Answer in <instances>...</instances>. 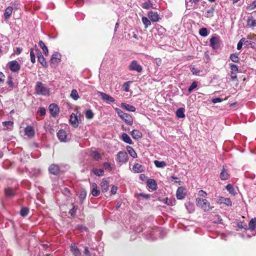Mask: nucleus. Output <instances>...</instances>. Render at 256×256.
I'll use <instances>...</instances> for the list:
<instances>
[{"instance_id":"obj_1","label":"nucleus","mask_w":256,"mask_h":256,"mask_svg":"<svg viewBox=\"0 0 256 256\" xmlns=\"http://www.w3.org/2000/svg\"><path fill=\"white\" fill-rule=\"evenodd\" d=\"M36 93L40 96H48L50 88L46 86L42 82H37L34 88Z\"/></svg>"},{"instance_id":"obj_2","label":"nucleus","mask_w":256,"mask_h":256,"mask_svg":"<svg viewBox=\"0 0 256 256\" xmlns=\"http://www.w3.org/2000/svg\"><path fill=\"white\" fill-rule=\"evenodd\" d=\"M115 110L120 118L122 119L126 124L129 126H132V124L134 120L130 114L124 113L122 110L118 108H116Z\"/></svg>"},{"instance_id":"obj_3","label":"nucleus","mask_w":256,"mask_h":256,"mask_svg":"<svg viewBox=\"0 0 256 256\" xmlns=\"http://www.w3.org/2000/svg\"><path fill=\"white\" fill-rule=\"evenodd\" d=\"M196 205L202 208L204 211H210L212 210L213 207L210 206L208 201L205 199L200 198L196 199Z\"/></svg>"},{"instance_id":"obj_4","label":"nucleus","mask_w":256,"mask_h":256,"mask_svg":"<svg viewBox=\"0 0 256 256\" xmlns=\"http://www.w3.org/2000/svg\"><path fill=\"white\" fill-rule=\"evenodd\" d=\"M62 56L58 52H55L52 54L50 62V65L52 67H55L60 62Z\"/></svg>"},{"instance_id":"obj_5","label":"nucleus","mask_w":256,"mask_h":256,"mask_svg":"<svg viewBox=\"0 0 256 256\" xmlns=\"http://www.w3.org/2000/svg\"><path fill=\"white\" fill-rule=\"evenodd\" d=\"M210 46L213 50H217L220 45V39L219 36H213L210 40Z\"/></svg>"},{"instance_id":"obj_6","label":"nucleus","mask_w":256,"mask_h":256,"mask_svg":"<svg viewBox=\"0 0 256 256\" xmlns=\"http://www.w3.org/2000/svg\"><path fill=\"white\" fill-rule=\"evenodd\" d=\"M128 70L131 71H136L138 72H141L142 70V68L138 64L136 60H133L128 66Z\"/></svg>"},{"instance_id":"obj_7","label":"nucleus","mask_w":256,"mask_h":256,"mask_svg":"<svg viewBox=\"0 0 256 256\" xmlns=\"http://www.w3.org/2000/svg\"><path fill=\"white\" fill-rule=\"evenodd\" d=\"M161 232V228L155 227L153 228L149 229L146 231L148 234L150 236V238L152 240L156 239L158 234Z\"/></svg>"},{"instance_id":"obj_8","label":"nucleus","mask_w":256,"mask_h":256,"mask_svg":"<svg viewBox=\"0 0 256 256\" xmlns=\"http://www.w3.org/2000/svg\"><path fill=\"white\" fill-rule=\"evenodd\" d=\"M247 26L248 27L256 26V12H253L248 17Z\"/></svg>"},{"instance_id":"obj_9","label":"nucleus","mask_w":256,"mask_h":256,"mask_svg":"<svg viewBox=\"0 0 256 256\" xmlns=\"http://www.w3.org/2000/svg\"><path fill=\"white\" fill-rule=\"evenodd\" d=\"M8 66L10 70L14 72H18L20 68V64L16 60L8 62Z\"/></svg>"},{"instance_id":"obj_10","label":"nucleus","mask_w":256,"mask_h":256,"mask_svg":"<svg viewBox=\"0 0 256 256\" xmlns=\"http://www.w3.org/2000/svg\"><path fill=\"white\" fill-rule=\"evenodd\" d=\"M48 110L50 114L54 118H56L59 113L60 109L58 106L55 104H52L48 106Z\"/></svg>"},{"instance_id":"obj_11","label":"nucleus","mask_w":256,"mask_h":256,"mask_svg":"<svg viewBox=\"0 0 256 256\" xmlns=\"http://www.w3.org/2000/svg\"><path fill=\"white\" fill-rule=\"evenodd\" d=\"M128 154L126 152L120 151L116 155L117 160L120 162L126 163L128 160Z\"/></svg>"},{"instance_id":"obj_12","label":"nucleus","mask_w":256,"mask_h":256,"mask_svg":"<svg viewBox=\"0 0 256 256\" xmlns=\"http://www.w3.org/2000/svg\"><path fill=\"white\" fill-rule=\"evenodd\" d=\"M0 44L2 48L4 47L6 50H8L10 45V42L7 36L4 35L0 36Z\"/></svg>"},{"instance_id":"obj_13","label":"nucleus","mask_w":256,"mask_h":256,"mask_svg":"<svg viewBox=\"0 0 256 256\" xmlns=\"http://www.w3.org/2000/svg\"><path fill=\"white\" fill-rule=\"evenodd\" d=\"M98 93L101 96L102 99L104 100L108 104L114 102L115 100L114 98L104 92H99Z\"/></svg>"},{"instance_id":"obj_14","label":"nucleus","mask_w":256,"mask_h":256,"mask_svg":"<svg viewBox=\"0 0 256 256\" xmlns=\"http://www.w3.org/2000/svg\"><path fill=\"white\" fill-rule=\"evenodd\" d=\"M186 188L184 187H178L176 190V196L178 200H182L186 196Z\"/></svg>"},{"instance_id":"obj_15","label":"nucleus","mask_w":256,"mask_h":256,"mask_svg":"<svg viewBox=\"0 0 256 256\" xmlns=\"http://www.w3.org/2000/svg\"><path fill=\"white\" fill-rule=\"evenodd\" d=\"M66 132L64 130H60L57 132V136L61 142H66L67 141Z\"/></svg>"},{"instance_id":"obj_16","label":"nucleus","mask_w":256,"mask_h":256,"mask_svg":"<svg viewBox=\"0 0 256 256\" xmlns=\"http://www.w3.org/2000/svg\"><path fill=\"white\" fill-rule=\"evenodd\" d=\"M48 171L51 174L56 176L59 174L60 168L57 164H52L49 166Z\"/></svg>"},{"instance_id":"obj_17","label":"nucleus","mask_w":256,"mask_h":256,"mask_svg":"<svg viewBox=\"0 0 256 256\" xmlns=\"http://www.w3.org/2000/svg\"><path fill=\"white\" fill-rule=\"evenodd\" d=\"M24 133L26 136L30 138L34 136L35 132L34 128L30 126H28L24 128Z\"/></svg>"},{"instance_id":"obj_18","label":"nucleus","mask_w":256,"mask_h":256,"mask_svg":"<svg viewBox=\"0 0 256 256\" xmlns=\"http://www.w3.org/2000/svg\"><path fill=\"white\" fill-rule=\"evenodd\" d=\"M149 18L154 22H157L159 20L160 17L157 12L150 11L148 13Z\"/></svg>"},{"instance_id":"obj_19","label":"nucleus","mask_w":256,"mask_h":256,"mask_svg":"<svg viewBox=\"0 0 256 256\" xmlns=\"http://www.w3.org/2000/svg\"><path fill=\"white\" fill-rule=\"evenodd\" d=\"M70 122L72 126L76 128L78 126V116L72 113L70 116Z\"/></svg>"},{"instance_id":"obj_20","label":"nucleus","mask_w":256,"mask_h":256,"mask_svg":"<svg viewBox=\"0 0 256 256\" xmlns=\"http://www.w3.org/2000/svg\"><path fill=\"white\" fill-rule=\"evenodd\" d=\"M70 250L74 256H80L81 252L75 243L71 244Z\"/></svg>"},{"instance_id":"obj_21","label":"nucleus","mask_w":256,"mask_h":256,"mask_svg":"<svg viewBox=\"0 0 256 256\" xmlns=\"http://www.w3.org/2000/svg\"><path fill=\"white\" fill-rule=\"evenodd\" d=\"M132 170L134 173H140L144 171V168L142 164L136 163L133 166Z\"/></svg>"},{"instance_id":"obj_22","label":"nucleus","mask_w":256,"mask_h":256,"mask_svg":"<svg viewBox=\"0 0 256 256\" xmlns=\"http://www.w3.org/2000/svg\"><path fill=\"white\" fill-rule=\"evenodd\" d=\"M130 134L132 135L133 138L138 140L142 138V133L138 130H134L130 132Z\"/></svg>"},{"instance_id":"obj_23","label":"nucleus","mask_w":256,"mask_h":256,"mask_svg":"<svg viewBox=\"0 0 256 256\" xmlns=\"http://www.w3.org/2000/svg\"><path fill=\"white\" fill-rule=\"evenodd\" d=\"M229 178L230 174L228 171L224 168V166H223L220 174V180H228Z\"/></svg>"},{"instance_id":"obj_24","label":"nucleus","mask_w":256,"mask_h":256,"mask_svg":"<svg viewBox=\"0 0 256 256\" xmlns=\"http://www.w3.org/2000/svg\"><path fill=\"white\" fill-rule=\"evenodd\" d=\"M220 204H224L228 206H231L232 202L230 198L220 196L218 201Z\"/></svg>"},{"instance_id":"obj_25","label":"nucleus","mask_w":256,"mask_h":256,"mask_svg":"<svg viewBox=\"0 0 256 256\" xmlns=\"http://www.w3.org/2000/svg\"><path fill=\"white\" fill-rule=\"evenodd\" d=\"M38 60V62L44 68L48 67L47 62L40 52H38L37 54Z\"/></svg>"},{"instance_id":"obj_26","label":"nucleus","mask_w":256,"mask_h":256,"mask_svg":"<svg viewBox=\"0 0 256 256\" xmlns=\"http://www.w3.org/2000/svg\"><path fill=\"white\" fill-rule=\"evenodd\" d=\"M154 4H153V2L151 0H146L142 4L141 6L143 8L148 10L150 8H154L155 7H154Z\"/></svg>"},{"instance_id":"obj_27","label":"nucleus","mask_w":256,"mask_h":256,"mask_svg":"<svg viewBox=\"0 0 256 256\" xmlns=\"http://www.w3.org/2000/svg\"><path fill=\"white\" fill-rule=\"evenodd\" d=\"M120 106L122 108H124L128 112H134L136 111L135 107L129 104L122 102L120 104Z\"/></svg>"},{"instance_id":"obj_28","label":"nucleus","mask_w":256,"mask_h":256,"mask_svg":"<svg viewBox=\"0 0 256 256\" xmlns=\"http://www.w3.org/2000/svg\"><path fill=\"white\" fill-rule=\"evenodd\" d=\"M147 184L148 188L152 190H156L157 188V184L154 179H149L148 180Z\"/></svg>"},{"instance_id":"obj_29","label":"nucleus","mask_w":256,"mask_h":256,"mask_svg":"<svg viewBox=\"0 0 256 256\" xmlns=\"http://www.w3.org/2000/svg\"><path fill=\"white\" fill-rule=\"evenodd\" d=\"M122 140L126 144H132L133 142L130 136L126 133H123L121 136Z\"/></svg>"},{"instance_id":"obj_30","label":"nucleus","mask_w":256,"mask_h":256,"mask_svg":"<svg viewBox=\"0 0 256 256\" xmlns=\"http://www.w3.org/2000/svg\"><path fill=\"white\" fill-rule=\"evenodd\" d=\"M92 194L94 196H98L100 194V191L98 190L97 184L96 183L92 184Z\"/></svg>"},{"instance_id":"obj_31","label":"nucleus","mask_w":256,"mask_h":256,"mask_svg":"<svg viewBox=\"0 0 256 256\" xmlns=\"http://www.w3.org/2000/svg\"><path fill=\"white\" fill-rule=\"evenodd\" d=\"M184 112L185 109L183 108H178L176 112V116L179 118H185Z\"/></svg>"},{"instance_id":"obj_32","label":"nucleus","mask_w":256,"mask_h":256,"mask_svg":"<svg viewBox=\"0 0 256 256\" xmlns=\"http://www.w3.org/2000/svg\"><path fill=\"white\" fill-rule=\"evenodd\" d=\"M102 192H106L108 190V182L106 180H103L100 183Z\"/></svg>"},{"instance_id":"obj_33","label":"nucleus","mask_w":256,"mask_h":256,"mask_svg":"<svg viewBox=\"0 0 256 256\" xmlns=\"http://www.w3.org/2000/svg\"><path fill=\"white\" fill-rule=\"evenodd\" d=\"M12 10L13 8L12 6H8L6 8L4 12V16L5 19H8L10 18V16L12 15Z\"/></svg>"},{"instance_id":"obj_34","label":"nucleus","mask_w":256,"mask_h":256,"mask_svg":"<svg viewBox=\"0 0 256 256\" xmlns=\"http://www.w3.org/2000/svg\"><path fill=\"white\" fill-rule=\"evenodd\" d=\"M4 192L7 197L11 198L15 195L14 190L10 188H5Z\"/></svg>"},{"instance_id":"obj_35","label":"nucleus","mask_w":256,"mask_h":256,"mask_svg":"<svg viewBox=\"0 0 256 256\" xmlns=\"http://www.w3.org/2000/svg\"><path fill=\"white\" fill-rule=\"evenodd\" d=\"M92 172L96 176H101L104 175V170L102 168H93Z\"/></svg>"},{"instance_id":"obj_36","label":"nucleus","mask_w":256,"mask_h":256,"mask_svg":"<svg viewBox=\"0 0 256 256\" xmlns=\"http://www.w3.org/2000/svg\"><path fill=\"white\" fill-rule=\"evenodd\" d=\"M214 8L212 6L210 9L208 10L204 14V16L207 18H210L214 16Z\"/></svg>"},{"instance_id":"obj_37","label":"nucleus","mask_w":256,"mask_h":256,"mask_svg":"<svg viewBox=\"0 0 256 256\" xmlns=\"http://www.w3.org/2000/svg\"><path fill=\"white\" fill-rule=\"evenodd\" d=\"M185 206L189 213H192L194 212V206L192 202H188L185 204Z\"/></svg>"},{"instance_id":"obj_38","label":"nucleus","mask_w":256,"mask_h":256,"mask_svg":"<svg viewBox=\"0 0 256 256\" xmlns=\"http://www.w3.org/2000/svg\"><path fill=\"white\" fill-rule=\"evenodd\" d=\"M256 226V218H252L249 222L248 228L251 231H254L255 230Z\"/></svg>"},{"instance_id":"obj_39","label":"nucleus","mask_w":256,"mask_h":256,"mask_svg":"<svg viewBox=\"0 0 256 256\" xmlns=\"http://www.w3.org/2000/svg\"><path fill=\"white\" fill-rule=\"evenodd\" d=\"M226 189L230 194L234 196L236 194V192L232 184H227L226 186Z\"/></svg>"},{"instance_id":"obj_40","label":"nucleus","mask_w":256,"mask_h":256,"mask_svg":"<svg viewBox=\"0 0 256 256\" xmlns=\"http://www.w3.org/2000/svg\"><path fill=\"white\" fill-rule=\"evenodd\" d=\"M39 46L42 50L44 54L46 55H48V50L47 46H46L44 43L42 41L40 40L38 43Z\"/></svg>"},{"instance_id":"obj_41","label":"nucleus","mask_w":256,"mask_h":256,"mask_svg":"<svg viewBox=\"0 0 256 256\" xmlns=\"http://www.w3.org/2000/svg\"><path fill=\"white\" fill-rule=\"evenodd\" d=\"M126 148L128 152V154L132 157L133 158H136L137 157V154L132 147L130 146H127Z\"/></svg>"},{"instance_id":"obj_42","label":"nucleus","mask_w":256,"mask_h":256,"mask_svg":"<svg viewBox=\"0 0 256 256\" xmlns=\"http://www.w3.org/2000/svg\"><path fill=\"white\" fill-rule=\"evenodd\" d=\"M154 164L156 167L159 168H163L166 166V164L164 161H158L156 160L154 161Z\"/></svg>"},{"instance_id":"obj_43","label":"nucleus","mask_w":256,"mask_h":256,"mask_svg":"<svg viewBox=\"0 0 256 256\" xmlns=\"http://www.w3.org/2000/svg\"><path fill=\"white\" fill-rule=\"evenodd\" d=\"M29 208L26 207H22L20 210V214L23 217H25L28 216L29 212Z\"/></svg>"},{"instance_id":"obj_44","label":"nucleus","mask_w":256,"mask_h":256,"mask_svg":"<svg viewBox=\"0 0 256 256\" xmlns=\"http://www.w3.org/2000/svg\"><path fill=\"white\" fill-rule=\"evenodd\" d=\"M156 29L159 35H162L166 32V29L164 27L158 24L156 26Z\"/></svg>"},{"instance_id":"obj_45","label":"nucleus","mask_w":256,"mask_h":256,"mask_svg":"<svg viewBox=\"0 0 256 256\" xmlns=\"http://www.w3.org/2000/svg\"><path fill=\"white\" fill-rule=\"evenodd\" d=\"M230 59L234 62H238L240 60L238 54L236 53L232 54H230Z\"/></svg>"},{"instance_id":"obj_46","label":"nucleus","mask_w":256,"mask_h":256,"mask_svg":"<svg viewBox=\"0 0 256 256\" xmlns=\"http://www.w3.org/2000/svg\"><path fill=\"white\" fill-rule=\"evenodd\" d=\"M86 196V192L85 190H82L80 191L79 194L80 202V203H82L84 198Z\"/></svg>"},{"instance_id":"obj_47","label":"nucleus","mask_w":256,"mask_h":256,"mask_svg":"<svg viewBox=\"0 0 256 256\" xmlns=\"http://www.w3.org/2000/svg\"><path fill=\"white\" fill-rule=\"evenodd\" d=\"M71 98L74 100H76L78 99L79 96L78 92L76 90H72L70 93Z\"/></svg>"},{"instance_id":"obj_48","label":"nucleus","mask_w":256,"mask_h":256,"mask_svg":"<svg viewBox=\"0 0 256 256\" xmlns=\"http://www.w3.org/2000/svg\"><path fill=\"white\" fill-rule=\"evenodd\" d=\"M208 30L205 28H201L199 30V34L200 36L205 37L208 35Z\"/></svg>"},{"instance_id":"obj_49","label":"nucleus","mask_w":256,"mask_h":256,"mask_svg":"<svg viewBox=\"0 0 256 256\" xmlns=\"http://www.w3.org/2000/svg\"><path fill=\"white\" fill-rule=\"evenodd\" d=\"M244 46L246 48H254V42L250 40H246L244 42Z\"/></svg>"},{"instance_id":"obj_50","label":"nucleus","mask_w":256,"mask_h":256,"mask_svg":"<svg viewBox=\"0 0 256 256\" xmlns=\"http://www.w3.org/2000/svg\"><path fill=\"white\" fill-rule=\"evenodd\" d=\"M142 20L145 28H147L151 24L150 21L147 18L144 16L142 18Z\"/></svg>"},{"instance_id":"obj_51","label":"nucleus","mask_w":256,"mask_h":256,"mask_svg":"<svg viewBox=\"0 0 256 256\" xmlns=\"http://www.w3.org/2000/svg\"><path fill=\"white\" fill-rule=\"evenodd\" d=\"M92 156L96 160H99L102 158L100 154L97 151L93 152L92 153Z\"/></svg>"},{"instance_id":"obj_52","label":"nucleus","mask_w":256,"mask_h":256,"mask_svg":"<svg viewBox=\"0 0 256 256\" xmlns=\"http://www.w3.org/2000/svg\"><path fill=\"white\" fill-rule=\"evenodd\" d=\"M198 86V82H197L196 81H194L192 84H191V85L188 88V92L189 93H191L196 88V87Z\"/></svg>"},{"instance_id":"obj_53","label":"nucleus","mask_w":256,"mask_h":256,"mask_svg":"<svg viewBox=\"0 0 256 256\" xmlns=\"http://www.w3.org/2000/svg\"><path fill=\"white\" fill-rule=\"evenodd\" d=\"M78 208L77 206H74L72 208H71L69 211V214L72 217H74L76 212L78 210Z\"/></svg>"},{"instance_id":"obj_54","label":"nucleus","mask_w":256,"mask_h":256,"mask_svg":"<svg viewBox=\"0 0 256 256\" xmlns=\"http://www.w3.org/2000/svg\"><path fill=\"white\" fill-rule=\"evenodd\" d=\"M94 116V113L91 110H88L86 112V117L87 119H92Z\"/></svg>"},{"instance_id":"obj_55","label":"nucleus","mask_w":256,"mask_h":256,"mask_svg":"<svg viewBox=\"0 0 256 256\" xmlns=\"http://www.w3.org/2000/svg\"><path fill=\"white\" fill-rule=\"evenodd\" d=\"M2 126L7 127L8 128H11L13 126L14 122L12 121H5L2 122Z\"/></svg>"},{"instance_id":"obj_56","label":"nucleus","mask_w":256,"mask_h":256,"mask_svg":"<svg viewBox=\"0 0 256 256\" xmlns=\"http://www.w3.org/2000/svg\"><path fill=\"white\" fill-rule=\"evenodd\" d=\"M245 42V38H242L240 41L238 42L237 44V49L238 50H240L242 48V45L244 44V42Z\"/></svg>"},{"instance_id":"obj_57","label":"nucleus","mask_w":256,"mask_h":256,"mask_svg":"<svg viewBox=\"0 0 256 256\" xmlns=\"http://www.w3.org/2000/svg\"><path fill=\"white\" fill-rule=\"evenodd\" d=\"M46 110L43 107H40L38 110V114L40 116H44L46 114Z\"/></svg>"},{"instance_id":"obj_58","label":"nucleus","mask_w":256,"mask_h":256,"mask_svg":"<svg viewBox=\"0 0 256 256\" xmlns=\"http://www.w3.org/2000/svg\"><path fill=\"white\" fill-rule=\"evenodd\" d=\"M237 226L240 229L244 228V230H246L248 228L246 224L242 222H238Z\"/></svg>"},{"instance_id":"obj_59","label":"nucleus","mask_w":256,"mask_h":256,"mask_svg":"<svg viewBox=\"0 0 256 256\" xmlns=\"http://www.w3.org/2000/svg\"><path fill=\"white\" fill-rule=\"evenodd\" d=\"M103 166L104 169L108 172H110L112 170V168L110 164L108 162H104L103 164Z\"/></svg>"},{"instance_id":"obj_60","label":"nucleus","mask_w":256,"mask_h":256,"mask_svg":"<svg viewBox=\"0 0 256 256\" xmlns=\"http://www.w3.org/2000/svg\"><path fill=\"white\" fill-rule=\"evenodd\" d=\"M30 56L31 62L34 64L36 62V56L32 48H31L30 50Z\"/></svg>"},{"instance_id":"obj_61","label":"nucleus","mask_w":256,"mask_h":256,"mask_svg":"<svg viewBox=\"0 0 256 256\" xmlns=\"http://www.w3.org/2000/svg\"><path fill=\"white\" fill-rule=\"evenodd\" d=\"M231 72H238V66L235 64H230Z\"/></svg>"},{"instance_id":"obj_62","label":"nucleus","mask_w":256,"mask_h":256,"mask_svg":"<svg viewBox=\"0 0 256 256\" xmlns=\"http://www.w3.org/2000/svg\"><path fill=\"white\" fill-rule=\"evenodd\" d=\"M5 76L3 72H0V85H2L4 81Z\"/></svg>"},{"instance_id":"obj_63","label":"nucleus","mask_w":256,"mask_h":256,"mask_svg":"<svg viewBox=\"0 0 256 256\" xmlns=\"http://www.w3.org/2000/svg\"><path fill=\"white\" fill-rule=\"evenodd\" d=\"M191 72L194 74L196 76H198L200 74V70H198V68H192L191 70Z\"/></svg>"},{"instance_id":"obj_64","label":"nucleus","mask_w":256,"mask_h":256,"mask_svg":"<svg viewBox=\"0 0 256 256\" xmlns=\"http://www.w3.org/2000/svg\"><path fill=\"white\" fill-rule=\"evenodd\" d=\"M222 101V100L220 98H214L212 100V102L214 104H216L218 102H220Z\"/></svg>"}]
</instances>
